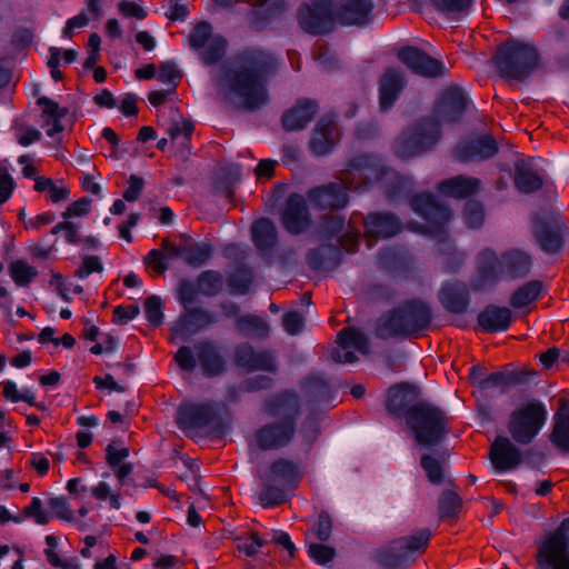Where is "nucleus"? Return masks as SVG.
I'll use <instances>...</instances> for the list:
<instances>
[{"instance_id":"f257e3e1","label":"nucleus","mask_w":569,"mask_h":569,"mask_svg":"<svg viewBox=\"0 0 569 569\" xmlns=\"http://www.w3.org/2000/svg\"><path fill=\"white\" fill-rule=\"evenodd\" d=\"M277 68V60L269 53L252 51L243 54L238 67L223 72L226 98H239L240 106L249 111L260 109L269 101V78Z\"/></svg>"},{"instance_id":"f03ea898","label":"nucleus","mask_w":569,"mask_h":569,"mask_svg":"<svg viewBox=\"0 0 569 569\" xmlns=\"http://www.w3.org/2000/svg\"><path fill=\"white\" fill-rule=\"evenodd\" d=\"M432 319V310L426 301L409 299L377 320L375 335L382 340L398 337L417 339L430 328Z\"/></svg>"},{"instance_id":"7ed1b4c3","label":"nucleus","mask_w":569,"mask_h":569,"mask_svg":"<svg viewBox=\"0 0 569 569\" xmlns=\"http://www.w3.org/2000/svg\"><path fill=\"white\" fill-rule=\"evenodd\" d=\"M268 411L279 420L267 423L256 431V441L261 450L286 447L296 433L300 413L298 396L293 391H283L268 402Z\"/></svg>"},{"instance_id":"20e7f679","label":"nucleus","mask_w":569,"mask_h":569,"mask_svg":"<svg viewBox=\"0 0 569 569\" xmlns=\"http://www.w3.org/2000/svg\"><path fill=\"white\" fill-rule=\"evenodd\" d=\"M492 62L502 79L520 82L527 80L542 63L540 52L533 43L512 37L497 46Z\"/></svg>"},{"instance_id":"39448f33","label":"nucleus","mask_w":569,"mask_h":569,"mask_svg":"<svg viewBox=\"0 0 569 569\" xmlns=\"http://www.w3.org/2000/svg\"><path fill=\"white\" fill-rule=\"evenodd\" d=\"M405 425L415 443L427 449L440 446L451 431V419L447 412L428 401H420Z\"/></svg>"},{"instance_id":"423d86ee","label":"nucleus","mask_w":569,"mask_h":569,"mask_svg":"<svg viewBox=\"0 0 569 569\" xmlns=\"http://www.w3.org/2000/svg\"><path fill=\"white\" fill-rule=\"evenodd\" d=\"M441 138L439 120L423 116L400 131L392 143V151L397 158L409 160L433 151Z\"/></svg>"},{"instance_id":"0eeeda50","label":"nucleus","mask_w":569,"mask_h":569,"mask_svg":"<svg viewBox=\"0 0 569 569\" xmlns=\"http://www.w3.org/2000/svg\"><path fill=\"white\" fill-rule=\"evenodd\" d=\"M431 536H400L375 549L370 559L382 569H405L422 555Z\"/></svg>"},{"instance_id":"6e6552de","label":"nucleus","mask_w":569,"mask_h":569,"mask_svg":"<svg viewBox=\"0 0 569 569\" xmlns=\"http://www.w3.org/2000/svg\"><path fill=\"white\" fill-rule=\"evenodd\" d=\"M176 422L182 431L208 429L207 436L221 439L228 425L217 406L211 402H183L178 407Z\"/></svg>"},{"instance_id":"1a4fd4ad","label":"nucleus","mask_w":569,"mask_h":569,"mask_svg":"<svg viewBox=\"0 0 569 569\" xmlns=\"http://www.w3.org/2000/svg\"><path fill=\"white\" fill-rule=\"evenodd\" d=\"M391 168L380 163L371 154H359L350 159L347 168L340 170L338 182L349 194L350 191L367 190L373 182H382Z\"/></svg>"},{"instance_id":"9d476101","label":"nucleus","mask_w":569,"mask_h":569,"mask_svg":"<svg viewBox=\"0 0 569 569\" xmlns=\"http://www.w3.org/2000/svg\"><path fill=\"white\" fill-rule=\"evenodd\" d=\"M410 209L421 217L427 224L417 221L408 222V228L420 233H442L449 223L452 212L437 196L429 191L413 193L409 197Z\"/></svg>"},{"instance_id":"9b49d317","label":"nucleus","mask_w":569,"mask_h":569,"mask_svg":"<svg viewBox=\"0 0 569 569\" xmlns=\"http://www.w3.org/2000/svg\"><path fill=\"white\" fill-rule=\"evenodd\" d=\"M361 224L368 249L373 248L380 239H390L402 231L400 218L391 211H371L367 214L355 211L351 213L348 227Z\"/></svg>"},{"instance_id":"f8f14e48","label":"nucleus","mask_w":569,"mask_h":569,"mask_svg":"<svg viewBox=\"0 0 569 569\" xmlns=\"http://www.w3.org/2000/svg\"><path fill=\"white\" fill-rule=\"evenodd\" d=\"M547 419V410L542 402L535 400L513 410L508 422L512 439L528 445L539 433Z\"/></svg>"},{"instance_id":"ddd939ff","label":"nucleus","mask_w":569,"mask_h":569,"mask_svg":"<svg viewBox=\"0 0 569 569\" xmlns=\"http://www.w3.org/2000/svg\"><path fill=\"white\" fill-rule=\"evenodd\" d=\"M533 237L539 248L548 254H557L566 244L569 232V221L560 212H552L545 217L537 216L532 222Z\"/></svg>"},{"instance_id":"4468645a","label":"nucleus","mask_w":569,"mask_h":569,"mask_svg":"<svg viewBox=\"0 0 569 569\" xmlns=\"http://www.w3.org/2000/svg\"><path fill=\"white\" fill-rule=\"evenodd\" d=\"M297 19L300 28L309 34L330 32L335 21L333 0H309V3H301Z\"/></svg>"},{"instance_id":"2eb2a0df","label":"nucleus","mask_w":569,"mask_h":569,"mask_svg":"<svg viewBox=\"0 0 569 569\" xmlns=\"http://www.w3.org/2000/svg\"><path fill=\"white\" fill-rule=\"evenodd\" d=\"M396 56L412 73L423 78L435 79L448 72L441 60L433 58L417 46H402Z\"/></svg>"},{"instance_id":"dca6fc26","label":"nucleus","mask_w":569,"mask_h":569,"mask_svg":"<svg viewBox=\"0 0 569 569\" xmlns=\"http://www.w3.org/2000/svg\"><path fill=\"white\" fill-rule=\"evenodd\" d=\"M420 388L402 381L390 386L387 390L385 408L390 417L406 422L415 407L420 405Z\"/></svg>"},{"instance_id":"f3484780","label":"nucleus","mask_w":569,"mask_h":569,"mask_svg":"<svg viewBox=\"0 0 569 569\" xmlns=\"http://www.w3.org/2000/svg\"><path fill=\"white\" fill-rule=\"evenodd\" d=\"M465 90L458 84L447 87L436 100L432 112L439 122L457 123L463 118L468 108Z\"/></svg>"},{"instance_id":"a211bd4d","label":"nucleus","mask_w":569,"mask_h":569,"mask_svg":"<svg viewBox=\"0 0 569 569\" xmlns=\"http://www.w3.org/2000/svg\"><path fill=\"white\" fill-rule=\"evenodd\" d=\"M218 321L216 313L202 308H184L174 323L170 327V341L176 339L187 340L206 327Z\"/></svg>"},{"instance_id":"6ab92c4d","label":"nucleus","mask_w":569,"mask_h":569,"mask_svg":"<svg viewBox=\"0 0 569 569\" xmlns=\"http://www.w3.org/2000/svg\"><path fill=\"white\" fill-rule=\"evenodd\" d=\"M536 560L541 569H569V536H546Z\"/></svg>"},{"instance_id":"aec40b11","label":"nucleus","mask_w":569,"mask_h":569,"mask_svg":"<svg viewBox=\"0 0 569 569\" xmlns=\"http://www.w3.org/2000/svg\"><path fill=\"white\" fill-rule=\"evenodd\" d=\"M310 206L318 211H338L349 203V194L338 182H328L311 188L308 193Z\"/></svg>"},{"instance_id":"412c9836","label":"nucleus","mask_w":569,"mask_h":569,"mask_svg":"<svg viewBox=\"0 0 569 569\" xmlns=\"http://www.w3.org/2000/svg\"><path fill=\"white\" fill-rule=\"evenodd\" d=\"M233 363L247 372L253 371H277V363L268 350L256 351L249 342H241L234 347Z\"/></svg>"},{"instance_id":"4be33fe9","label":"nucleus","mask_w":569,"mask_h":569,"mask_svg":"<svg viewBox=\"0 0 569 569\" xmlns=\"http://www.w3.org/2000/svg\"><path fill=\"white\" fill-rule=\"evenodd\" d=\"M281 223L291 234H300L310 226L307 202L300 193L292 192L287 198L281 212Z\"/></svg>"},{"instance_id":"5701e85b","label":"nucleus","mask_w":569,"mask_h":569,"mask_svg":"<svg viewBox=\"0 0 569 569\" xmlns=\"http://www.w3.org/2000/svg\"><path fill=\"white\" fill-rule=\"evenodd\" d=\"M340 140L338 123L329 116L321 117L312 130L309 140V150L315 156H326L330 153Z\"/></svg>"},{"instance_id":"b1692460","label":"nucleus","mask_w":569,"mask_h":569,"mask_svg":"<svg viewBox=\"0 0 569 569\" xmlns=\"http://www.w3.org/2000/svg\"><path fill=\"white\" fill-rule=\"evenodd\" d=\"M438 299L445 310L453 315L467 312L471 302L467 283L459 280L445 281L438 291Z\"/></svg>"},{"instance_id":"393cba45","label":"nucleus","mask_w":569,"mask_h":569,"mask_svg":"<svg viewBox=\"0 0 569 569\" xmlns=\"http://www.w3.org/2000/svg\"><path fill=\"white\" fill-rule=\"evenodd\" d=\"M318 112V103L309 98H300L281 116L282 128L288 131H300L312 121Z\"/></svg>"},{"instance_id":"a878e982","label":"nucleus","mask_w":569,"mask_h":569,"mask_svg":"<svg viewBox=\"0 0 569 569\" xmlns=\"http://www.w3.org/2000/svg\"><path fill=\"white\" fill-rule=\"evenodd\" d=\"M407 81L403 74L393 67H388L379 79V108L390 110L400 98Z\"/></svg>"},{"instance_id":"bb28decb","label":"nucleus","mask_w":569,"mask_h":569,"mask_svg":"<svg viewBox=\"0 0 569 569\" xmlns=\"http://www.w3.org/2000/svg\"><path fill=\"white\" fill-rule=\"evenodd\" d=\"M489 458L499 472L509 471L519 466L521 451L506 437L498 436L490 446Z\"/></svg>"},{"instance_id":"cd10ccee","label":"nucleus","mask_w":569,"mask_h":569,"mask_svg":"<svg viewBox=\"0 0 569 569\" xmlns=\"http://www.w3.org/2000/svg\"><path fill=\"white\" fill-rule=\"evenodd\" d=\"M198 362L206 377L212 378L222 375L227 367L226 360L219 347L210 340H201L194 343Z\"/></svg>"},{"instance_id":"c85d7f7f","label":"nucleus","mask_w":569,"mask_h":569,"mask_svg":"<svg viewBox=\"0 0 569 569\" xmlns=\"http://www.w3.org/2000/svg\"><path fill=\"white\" fill-rule=\"evenodd\" d=\"M371 0H340L335 18L341 26H363L370 20Z\"/></svg>"},{"instance_id":"c756f323","label":"nucleus","mask_w":569,"mask_h":569,"mask_svg":"<svg viewBox=\"0 0 569 569\" xmlns=\"http://www.w3.org/2000/svg\"><path fill=\"white\" fill-rule=\"evenodd\" d=\"M550 442L562 455H569V399L560 397L549 435Z\"/></svg>"},{"instance_id":"7c9ffc66","label":"nucleus","mask_w":569,"mask_h":569,"mask_svg":"<svg viewBox=\"0 0 569 569\" xmlns=\"http://www.w3.org/2000/svg\"><path fill=\"white\" fill-rule=\"evenodd\" d=\"M477 322L486 333L506 331L511 326L512 311L507 307L488 305L478 313Z\"/></svg>"},{"instance_id":"2f4dec72","label":"nucleus","mask_w":569,"mask_h":569,"mask_svg":"<svg viewBox=\"0 0 569 569\" xmlns=\"http://www.w3.org/2000/svg\"><path fill=\"white\" fill-rule=\"evenodd\" d=\"M38 107L41 108L42 127H48L46 133L50 138L64 130L62 119L69 113L67 107H60L59 103L47 96L38 97Z\"/></svg>"},{"instance_id":"473e14b6","label":"nucleus","mask_w":569,"mask_h":569,"mask_svg":"<svg viewBox=\"0 0 569 569\" xmlns=\"http://www.w3.org/2000/svg\"><path fill=\"white\" fill-rule=\"evenodd\" d=\"M513 184L525 194L533 193L543 187V179L533 170L530 161L518 159L513 164Z\"/></svg>"},{"instance_id":"72a5a7b5","label":"nucleus","mask_w":569,"mask_h":569,"mask_svg":"<svg viewBox=\"0 0 569 569\" xmlns=\"http://www.w3.org/2000/svg\"><path fill=\"white\" fill-rule=\"evenodd\" d=\"M254 247L262 254H270L278 243L277 228L271 219L261 217L251 226Z\"/></svg>"},{"instance_id":"f704fd0d","label":"nucleus","mask_w":569,"mask_h":569,"mask_svg":"<svg viewBox=\"0 0 569 569\" xmlns=\"http://www.w3.org/2000/svg\"><path fill=\"white\" fill-rule=\"evenodd\" d=\"M480 186V180L473 177L462 174L443 180L439 184L442 194L455 199H466L473 196Z\"/></svg>"},{"instance_id":"c9c22d12","label":"nucleus","mask_w":569,"mask_h":569,"mask_svg":"<svg viewBox=\"0 0 569 569\" xmlns=\"http://www.w3.org/2000/svg\"><path fill=\"white\" fill-rule=\"evenodd\" d=\"M270 479L279 480L284 488L295 490L299 487L302 473L292 460L278 458L270 465Z\"/></svg>"},{"instance_id":"e433bc0d","label":"nucleus","mask_w":569,"mask_h":569,"mask_svg":"<svg viewBox=\"0 0 569 569\" xmlns=\"http://www.w3.org/2000/svg\"><path fill=\"white\" fill-rule=\"evenodd\" d=\"M234 327L237 331L243 337H252L259 339H266L269 337V325L257 315H242L236 318Z\"/></svg>"},{"instance_id":"4c0bfd02","label":"nucleus","mask_w":569,"mask_h":569,"mask_svg":"<svg viewBox=\"0 0 569 569\" xmlns=\"http://www.w3.org/2000/svg\"><path fill=\"white\" fill-rule=\"evenodd\" d=\"M449 457L447 450L437 452V456L431 453H422L420 456V467L426 473L428 481L432 485H441L445 480L443 462Z\"/></svg>"},{"instance_id":"58836bf2","label":"nucleus","mask_w":569,"mask_h":569,"mask_svg":"<svg viewBox=\"0 0 569 569\" xmlns=\"http://www.w3.org/2000/svg\"><path fill=\"white\" fill-rule=\"evenodd\" d=\"M303 390L309 400L318 403L333 400L336 391L323 378L311 376L305 380Z\"/></svg>"},{"instance_id":"ea45409f","label":"nucleus","mask_w":569,"mask_h":569,"mask_svg":"<svg viewBox=\"0 0 569 569\" xmlns=\"http://www.w3.org/2000/svg\"><path fill=\"white\" fill-rule=\"evenodd\" d=\"M502 267L510 278H525L530 272L531 259L522 251H511L503 254Z\"/></svg>"},{"instance_id":"a19ab883","label":"nucleus","mask_w":569,"mask_h":569,"mask_svg":"<svg viewBox=\"0 0 569 569\" xmlns=\"http://www.w3.org/2000/svg\"><path fill=\"white\" fill-rule=\"evenodd\" d=\"M543 282L541 280H530L517 288L510 298V305L516 309H521L541 297Z\"/></svg>"},{"instance_id":"79ce46f5","label":"nucleus","mask_w":569,"mask_h":569,"mask_svg":"<svg viewBox=\"0 0 569 569\" xmlns=\"http://www.w3.org/2000/svg\"><path fill=\"white\" fill-rule=\"evenodd\" d=\"M253 279L252 269L246 263H239L234 271L227 277L226 281L231 293L244 296L249 292Z\"/></svg>"},{"instance_id":"37998d69","label":"nucleus","mask_w":569,"mask_h":569,"mask_svg":"<svg viewBox=\"0 0 569 569\" xmlns=\"http://www.w3.org/2000/svg\"><path fill=\"white\" fill-rule=\"evenodd\" d=\"M462 498L458 492L446 489L438 498V516L440 520H456L462 510Z\"/></svg>"},{"instance_id":"c03bdc74","label":"nucleus","mask_w":569,"mask_h":569,"mask_svg":"<svg viewBox=\"0 0 569 569\" xmlns=\"http://www.w3.org/2000/svg\"><path fill=\"white\" fill-rule=\"evenodd\" d=\"M234 550L238 551V557H256L259 553H264L263 549L269 545V540L263 536H232Z\"/></svg>"},{"instance_id":"a18cd8bd","label":"nucleus","mask_w":569,"mask_h":569,"mask_svg":"<svg viewBox=\"0 0 569 569\" xmlns=\"http://www.w3.org/2000/svg\"><path fill=\"white\" fill-rule=\"evenodd\" d=\"M346 224L345 217L341 214L326 213L319 219L317 233L321 240H331L338 237Z\"/></svg>"},{"instance_id":"49530a36","label":"nucleus","mask_w":569,"mask_h":569,"mask_svg":"<svg viewBox=\"0 0 569 569\" xmlns=\"http://www.w3.org/2000/svg\"><path fill=\"white\" fill-rule=\"evenodd\" d=\"M228 41L221 34H216L200 52L203 64L213 66L219 63L226 56Z\"/></svg>"},{"instance_id":"de8ad7c7","label":"nucleus","mask_w":569,"mask_h":569,"mask_svg":"<svg viewBox=\"0 0 569 569\" xmlns=\"http://www.w3.org/2000/svg\"><path fill=\"white\" fill-rule=\"evenodd\" d=\"M38 192H46L47 201L59 203L68 200L70 188L66 184L57 186L49 177L38 176Z\"/></svg>"},{"instance_id":"09e8293b","label":"nucleus","mask_w":569,"mask_h":569,"mask_svg":"<svg viewBox=\"0 0 569 569\" xmlns=\"http://www.w3.org/2000/svg\"><path fill=\"white\" fill-rule=\"evenodd\" d=\"M197 284L201 295L214 297L222 290L223 277L217 270H206L197 277Z\"/></svg>"},{"instance_id":"8fccbe9b","label":"nucleus","mask_w":569,"mask_h":569,"mask_svg":"<svg viewBox=\"0 0 569 569\" xmlns=\"http://www.w3.org/2000/svg\"><path fill=\"white\" fill-rule=\"evenodd\" d=\"M286 9L283 0H256L253 6L254 18L259 22H269L272 18L282 14Z\"/></svg>"},{"instance_id":"3c124183","label":"nucleus","mask_w":569,"mask_h":569,"mask_svg":"<svg viewBox=\"0 0 569 569\" xmlns=\"http://www.w3.org/2000/svg\"><path fill=\"white\" fill-rule=\"evenodd\" d=\"M319 538V542H309L308 543V556L316 563L326 566L331 562L336 555V548L329 545H326L325 541L328 540L330 536H317Z\"/></svg>"},{"instance_id":"603ef678","label":"nucleus","mask_w":569,"mask_h":569,"mask_svg":"<svg viewBox=\"0 0 569 569\" xmlns=\"http://www.w3.org/2000/svg\"><path fill=\"white\" fill-rule=\"evenodd\" d=\"M502 369L506 391L512 387L528 383L537 375V371L531 367L515 368L512 363L502 366Z\"/></svg>"},{"instance_id":"864d4df0","label":"nucleus","mask_w":569,"mask_h":569,"mask_svg":"<svg viewBox=\"0 0 569 569\" xmlns=\"http://www.w3.org/2000/svg\"><path fill=\"white\" fill-rule=\"evenodd\" d=\"M213 247L209 242L196 243L184 248V261L191 267L204 264L212 256Z\"/></svg>"},{"instance_id":"5fc2aeb1","label":"nucleus","mask_w":569,"mask_h":569,"mask_svg":"<svg viewBox=\"0 0 569 569\" xmlns=\"http://www.w3.org/2000/svg\"><path fill=\"white\" fill-rule=\"evenodd\" d=\"M9 274L17 287H27L36 277V268L29 266L24 260L12 261L9 266Z\"/></svg>"},{"instance_id":"6e6d98bb","label":"nucleus","mask_w":569,"mask_h":569,"mask_svg":"<svg viewBox=\"0 0 569 569\" xmlns=\"http://www.w3.org/2000/svg\"><path fill=\"white\" fill-rule=\"evenodd\" d=\"M499 267L498 258L489 253L478 267V280L481 287L491 286L498 280Z\"/></svg>"},{"instance_id":"4d7b16f0","label":"nucleus","mask_w":569,"mask_h":569,"mask_svg":"<svg viewBox=\"0 0 569 569\" xmlns=\"http://www.w3.org/2000/svg\"><path fill=\"white\" fill-rule=\"evenodd\" d=\"M288 501V495L283 488L274 485H264L259 492V502L263 508H273Z\"/></svg>"},{"instance_id":"13d9d810","label":"nucleus","mask_w":569,"mask_h":569,"mask_svg":"<svg viewBox=\"0 0 569 569\" xmlns=\"http://www.w3.org/2000/svg\"><path fill=\"white\" fill-rule=\"evenodd\" d=\"M144 315L149 323L153 328H158L163 323V301L159 296L151 295L144 300Z\"/></svg>"},{"instance_id":"bf43d9fd","label":"nucleus","mask_w":569,"mask_h":569,"mask_svg":"<svg viewBox=\"0 0 569 569\" xmlns=\"http://www.w3.org/2000/svg\"><path fill=\"white\" fill-rule=\"evenodd\" d=\"M3 396L12 403L23 401L30 406H36V393L30 389L19 390L13 380H7L3 383Z\"/></svg>"},{"instance_id":"052dcab7","label":"nucleus","mask_w":569,"mask_h":569,"mask_svg":"<svg viewBox=\"0 0 569 569\" xmlns=\"http://www.w3.org/2000/svg\"><path fill=\"white\" fill-rule=\"evenodd\" d=\"M463 221L470 229H478L485 221V209L480 201L468 200L463 207Z\"/></svg>"},{"instance_id":"680f3d73","label":"nucleus","mask_w":569,"mask_h":569,"mask_svg":"<svg viewBox=\"0 0 569 569\" xmlns=\"http://www.w3.org/2000/svg\"><path fill=\"white\" fill-rule=\"evenodd\" d=\"M212 39V27L208 21L198 22L189 34V44L191 49L198 51Z\"/></svg>"},{"instance_id":"e2e57ef3","label":"nucleus","mask_w":569,"mask_h":569,"mask_svg":"<svg viewBox=\"0 0 569 569\" xmlns=\"http://www.w3.org/2000/svg\"><path fill=\"white\" fill-rule=\"evenodd\" d=\"M171 140L177 139L180 134L183 137L182 147L190 150L191 138L194 132V122L190 118H182V126L173 122L167 130Z\"/></svg>"},{"instance_id":"0e129e2a","label":"nucleus","mask_w":569,"mask_h":569,"mask_svg":"<svg viewBox=\"0 0 569 569\" xmlns=\"http://www.w3.org/2000/svg\"><path fill=\"white\" fill-rule=\"evenodd\" d=\"M392 176V179L385 187V194L389 201H397L406 196L407 183L405 178L391 168V172L385 180Z\"/></svg>"},{"instance_id":"69168bd1","label":"nucleus","mask_w":569,"mask_h":569,"mask_svg":"<svg viewBox=\"0 0 569 569\" xmlns=\"http://www.w3.org/2000/svg\"><path fill=\"white\" fill-rule=\"evenodd\" d=\"M12 130L14 138L22 147H29L36 141V127L28 124L23 118L14 119Z\"/></svg>"},{"instance_id":"338daca9","label":"nucleus","mask_w":569,"mask_h":569,"mask_svg":"<svg viewBox=\"0 0 569 569\" xmlns=\"http://www.w3.org/2000/svg\"><path fill=\"white\" fill-rule=\"evenodd\" d=\"M182 77L183 74L174 61L170 60L160 63L158 80L161 82L171 83L172 91L177 89L182 80Z\"/></svg>"},{"instance_id":"774afa93","label":"nucleus","mask_w":569,"mask_h":569,"mask_svg":"<svg viewBox=\"0 0 569 569\" xmlns=\"http://www.w3.org/2000/svg\"><path fill=\"white\" fill-rule=\"evenodd\" d=\"M455 158L460 162H470L478 158V144L475 138L460 141L455 150Z\"/></svg>"}]
</instances>
